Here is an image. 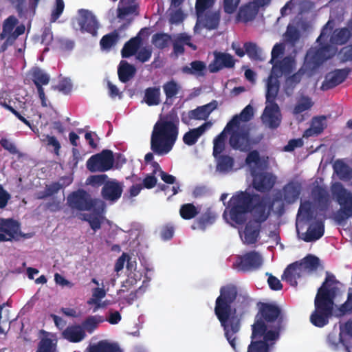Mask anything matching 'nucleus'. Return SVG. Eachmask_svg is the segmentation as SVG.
Masks as SVG:
<instances>
[{
	"label": "nucleus",
	"mask_w": 352,
	"mask_h": 352,
	"mask_svg": "<svg viewBox=\"0 0 352 352\" xmlns=\"http://www.w3.org/2000/svg\"><path fill=\"white\" fill-rule=\"evenodd\" d=\"M257 308L252 325L249 352H269L283 329L284 314L275 303L258 302Z\"/></svg>",
	"instance_id": "1"
},
{
	"label": "nucleus",
	"mask_w": 352,
	"mask_h": 352,
	"mask_svg": "<svg viewBox=\"0 0 352 352\" xmlns=\"http://www.w3.org/2000/svg\"><path fill=\"white\" fill-rule=\"evenodd\" d=\"M251 300L247 296H238L236 286L230 284L220 289V295L215 301L214 314L223 329L225 337L230 346L236 349V334L241 328V316L248 312Z\"/></svg>",
	"instance_id": "2"
},
{
	"label": "nucleus",
	"mask_w": 352,
	"mask_h": 352,
	"mask_svg": "<svg viewBox=\"0 0 352 352\" xmlns=\"http://www.w3.org/2000/svg\"><path fill=\"white\" fill-rule=\"evenodd\" d=\"M251 212L253 221L263 223L269 217L267 204L258 194L239 191L232 196L226 206L223 216L228 215L231 223L243 225L247 220V214Z\"/></svg>",
	"instance_id": "3"
},
{
	"label": "nucleus",
	"mask_w": 352,
	"mask_h": 352,
	"mask_svg": "<svg viewBox=\"0 0 352 352\" xmlns=\"http://www.w3.org/2000/svg\"><path fill=\"white\" fill-rule=\"evenodd\" d=\"M154 125L151 138V148L157 155H164L173 148L177 140L179 119L176 115H168Z\"/></svg>",
	"instance_id": "4"
},
{
	"label": "nucleus",
	"mask_w": 352,
	"mask_h": 352,
	"mask_svg": "<svg viewBox=\"0 0 352 352\" xmlns=\"http://www.w3.org/2000/svg\"><path fill=\"white\" fill-rule=\"evenodd\" d=\"M335 282V276L327 272L324 281L318 289L314 300L315 309L310 316L311 323L316 327L326 326L333 314L336 292L329 288V283Z\"/></svg>",
	"instance_id": "5"
},
{
	"label": "nucleus",
	"mask_w": 352,
	"mask_h": 352,
	"mask_svg": "<svg viewBox=\"0 0 352 352\" xmlns=\"http://www.w3.org/2000/svg\"><path fill=\"white\" fill-rule=\"evenodd\" d=\"M333 199L339 205V209L333 214V220L338 225H344L352 219V192L344 185L336 182L330 187Z\"/></svg>",
	"instance_id": "6"
},
{
	"label": "nucleus",
	"mask_w": 352,
	"mask_h": 352,
	"mask_svg": "<svg viewBox=\"0 0 352 352\" xmlns=\"http://www.w3.org/2000/svg\"><path fill=\"white\" fill-rule=\"evenodd\" d=\"M67 203L69 208L78 211H89L97 204H100L102 208L104 206L103 201L100 199H92L90 195L83 189L71 192L67 197Z\"/></svg>",
	"instance_id": "7"
},
{
	"label": "nucleus",
	"mask_w": 352,
	"mask_h": 352,
	"mask_svg": "<svg viewBox=\"0 0 352 352\" xmlns=\"http://www.w3.org/2000/svg\"><path fill=\"white\" fill-rule=\"evenodd\" d=\"M226 133L230 134L229 144L232 148L241 152L250 150L252 140L249 128L245 126H232Z\"/></svg>",
	"instance_id": "8"
},
{
	"label": "nucleus",
	"mask_w": 352,
	"mask_h": 352,
	"mask_svg": "<svg viewBox=\"0 0 352 352\" xmlns=\"http://www.w3.org/2000/svg\"><path fill=\"white\" fill-rule=\"evenodd\" d=\"M115 159L113 153L104 149L100 153L91 156L87 161V168L91 173L106 172L113 167Z\"/></svg>",
	"instance_id": "9"
},
{
	"label": "nucleus",
	"mask_w": 352,
	"mask_h": 352,
	"mask_svg": "<svg viewBox=\"0 0 352 352\" xmlns=\"http://www.w3.org/2000/svg\"><path fill=\"white\" fill-rule=\"evenodd\" d=\"M263 263V258L261 254L256 250H252L237 256L234 266L238 271L248 272L258 270Z\"/></svg>",
	"instance_id": "10"
},
{
	"label": "nucleus",
	"mask_w": 352,
	"mask_h": 352,
	"mask_svg": "<svg viewBox=\"0 0 352 352\" xmlns=\"http://www.w3.org/2000/svg\"><path fill=\"white\" fill-rule=\"evenodd\" d=\"M18 23V19L13 15L10 16L6 19L3 25V30L1 32V40L6 38V41L1 45V52L6 50L8 45H12L16 39L25 32L24 25L16 26L15 30L14 28Z\"/></svg>",
	"instance_id": "11"
},
{
	"label": "nucleus",
	"mask_w": 352,
	"mask_h": 352,
	"mask_svg": "<svg viewBox=\"0 0 352 352\" xmlns=\"http://www.w3.org/2000/svg\"><path fill=\"white\" fill-rule=\"evenodd\" d=\"M302 192V185L297 181H290L277 191L273 198L274 202L284 201L292 204L297 201Z\"/></svg>",
	"instance_id": "12"
},
{
	"label": "nucleus",
	"mask_w": 352,
	"mask_h": 352,
	"mask_svg": "<svg viewBox=\"0 0 352 352\" xmlns=\"http://www.w3.org/2000/svg\"><path fill=\"white\" fill-rule=\"evenodd\" d=\"M217 108V102L212 100V102L202 106H199L196 109L188 111V112H182L181 114L182 122L188 125L192 120H206L210 114Z\"/></svg>",
	"instance_id": "13"
},
{
	"label": "nucleus",
	"mask_w": 352,
	"mask_h": 352,
	"mask_svg": "<svg viewBox=\"0 0 352 352\" xmlns=\"http://www.w3.org/2000/svg\"><path fill=\"white\" fill-rule=\"evenodd\" d=\"M328 46L316 48L311 47L307 50L304 61V67L306 70L313 72L327 60L326 52Z\"/></svg>",
	"instance_id": "14"
},
{
	"label": "nucleus",
	"mask_w": 352,
	"mask_h": 352,
	"mask_svg": "<svg viewBox=\"0 0 352 352\" xmlns=\"http://www.w3.org/2000/svg\"><path fill=\"white\" fill-rule=\"evenodd\" d=\"M30 76H31V79L37 89L38 97L41 100L42 107H46L47 106V98L43 86L47 85L50 82V75L45 72L40 67H32L30 71Z\"/></svg>",
	"instance_id": "15"
},
{
	"label": "nucleus",
	"mask_w": 352,
	"mask_h": 352,
	"mask_svg": "<svg viewBox=\"0 0 352 352\" xmlns=\"http://www.w3.org/2000/svg\"><path fill=\"white\" fill-rule=\"evenodd\" d=\"M252 186L258 192L266 193L271 191L276 182V177L271 173L259 172L252 174Z\"/></svg>",
	"instance_id": "16"
},
{
	"label": "nucleus",
	"mask_w": 352,
	"mask_h": 352,
	"mask_svg": "<svg viewBox=\"0 0 352 352\" xmlns=\"http://www.w3.org/2000/svg\"><path fill=\"white\" fill-rule=\"evenodd\" d=\"M124 185L116 179H109L101 189V197L110 203L116 202L122 196Z\"/></svg>",
	"instance_id": "17"
},
{
	"label": "nucleus",
	"mask_w": 352,
	"mask_h": 352,
	"mask_svg": "<svg viewBox=\"0 0 352 352\" xmlns=\"http://www.w3.org/2000/svg\"><path fill=\"white\" fill-rule=\"evenodd\" d=\"M20 223L12 219H1V241H19L22 237Z\"/></svg>",
	"instance_id": "18"
},
{
	"label": "nucleus",
	"mask_w": 352,
	"mask_h": 352,
	"mask_svg": "<svg viewBox=\"0 0 352 352\" xmlns=\"http://www.w3.org/2000/svg\"><path fill=\"white\" fill-rule=\"evenodd\" d=\"M214 60L209 64L208 69L210 73H217L223 68H232L235 65L234 57L226 52L214 51Z\"/></svg>",
	"instance_id": "19"
},
{
	"label": "nucleus",
	"mask_w": 352,
	"mask_h": 352,
	"mask_svg": "<svg viewBox=\"0 0 352 352\" xmlns=\"http://www.w3.org/2000/svg\"><path fill=\"white\" fill-rule=\"evenodd\" d=\"M351 72V68L346 67L344 69H336L328 73L322 83L321 89L322 90H329L336 87L346 79Z\"/></svg>",
	"instance_id": "20"
},
{
	"label": "nucleus",
	"mask_w": 352,
	"mask_h": 352,
	"mask_svg": "<svg viewBox=\"0 0 352 352\" xmlns=\"http://www.w3.org/2000/svg\"><path fill=\"white\" fill-rule=\"evenodd\" d=\"M78 22L82 32H86L93 36L96 35L98 24L96 16L91 12L88 10H80Z\"/></svg>",
	"instance_id": "21"
},
{
	"label": "nucleus",
	"mask_w": 352,
	"mask_h": 352,
	"mask_svg": "<svg viewBox=\"0 0 352 352\" xmlns=\"http://www.w3.org/2000/svg\"><path fill=\"white\" fill-rule=\"evenodd\" d=\"M263 122L270 129L278 128L281 122V115L278 104H267L263 115Z\"/></svg>",
	"instance_id": "22"
},
{
	"label": "nucleus",
	"mask_w": 352,
	"mask_h": 352,
	"mask_svg": "<svg viewBox=\"0 0 352 352\" xmlns=\"http://www.w3.org/2000/svg\"><path fill=\"white\" fill-rule=\"evenodd\" d=\"M272 64L270 74L278 78L283 74H290L293 72L295 61L292 57L285 56L281 60H276Z\"/></svg>",
	"instance_id": "23"
},
{
	"label": "nucleus",
	"mask_w": 352,
	"mask_h": 352,
	"mask_svg": "<svg viewBox=\"0 0 352 352\" xmlns=\"http://www.w3.org/2000/svg\"><path fill=\"white\" fill-rule=\"evenodd\" d=\"M311 195L318 204L319 210L326 212L331 204L328 191L322 186L317 185L311 190Z\"/></svg>",
	"instance_id": "24"
},
{
	"label": "nucleus",
	"mask_w": 352,
	"mask_h": 352,
	"mask_svg": "<svg viewBox=\"0 0 352 352\" xmlns=\"http://www.w3.org/2000/svg\"><path fill=\"white\" fill-rule=\"evenodd\" d=\"M303 272L299 262H294L289 264L284 270L282 275V280L287 281L292 286L296 287L297 279L301 277Z\"/></svg>",
	"instance_id": "25"
},
{
	"label": "nucleus",
	"mask_w": 352,
	"mask_h": 352,
	"mask_svg": "<svg viewBox=\"0 0 352 352\" xmlns=\"http://www.w3.org/2000/svg\"><path fill=\"white\" fill-rule=\"evenodd\" d=\"M280 88V82L276 76L270 74L266 83V104H277L276 100Z\"/></svg>",
	"instance_id": "26"
},
{
	"label": "nucleus",
	"mask_w": 352,
	"mask_h": 352,
	"mask_svg": "<svg viewBox=\"0 0 352 352\" xmlns=\"http://www.w3.org/2000/svg\"><path fill=\"white\" fill-rule=\"evenodd\" d=\"M261 224L251 219L246 223L244 229V237L248 244H254L257 241L261 229Z\"/></svg>",
	"instance_id": "27"
},
{
	"label": "nucleus",
	"mask_w": 352,
	"mask_h": 352,
	"mask_svg": "<svg viewBox=\"0 0 352 352\" xmlns=\"http://www.w3.org/2000/svg\"><path fill=\"white\" fill-rule=\"evenodd\" d=\"M62 336L67 340L76 343L82 341L85 338L86 333L80 325L76 324L66 327Z\"/></svg>",
	"instance_id": "28"
},
{
	"label": "nucleus",
	"mask_w": 352,
	"mask_h": 352,
	"mask_svg": "<svg viewBox=\"0 0 352 352\" xmlns=\"http://www.w3.org/2000/svg\"><path fill=\"white\" fill-rule=\"evenodd\" d=\"M184 45L190 47L192 50H197V46L191 42V37L186 34H180L173 43V53L178 56L184 53Z\"/></svg>",
	"instance_id": "29"
},
{
	"label": "nucleus",
	"mask_w": 352,
	"mask_h": 352,
	"mask_svg": "<svg viewBox=\"0 0 352 352\" xmlns=\"http://www.w3.org/2000/svg\"><path fill=\"white\" fill-rule=\"evenodd\" d=\"M136 68L126 60H121L118 67V75L120 81L126 83L135 75Z\"/></svg>",
	"instance_id": "30"
},
{
	"label": "nucleus",
	"mask_w": 352,
	"mask_h": 352,
	"mask_svg": "<svg viewBox=\"0 0 352 352\" xmlns=\"http://www.w3.org/2000/svg\"><path fill=\"white\" fill-rule=\"evenodd\" d=\"M254 116V109L250 104L247 105L240 113L235 115L227 123L226 129H232V126H239L241 121L248 122Z\"/></svg>",
	"instance_id": "31"
},
{
	"label": "nucleus",
	"mask_w": 352,
	"mask_h": 352,
	"mask_svg": "<svg viewBox=\"0 0 352 352\" xmlns=\"http://www.w3.org/2000/svg\"><path fill=\"white\" fill-rule=\"evenodd\" d=\"M208 126V122H204L201 126L190 129L183 136V142L188 146H192L197 143L199 138L205 133Z\"/></svg>",
	"instance_id": "32"
},
{
	"label": "nucleus",
	"mask_w": 352,
	"mask_h": 352,
	"mask_svg": "<svg viewBox=\"0 0 352 352\" xmlns=\"http://www.w3.org/2000/svg\"><path fill=\"white\" fill-rule=\"evenodd\" d=\"M198 21L202 25L208 30H214L217 28L220 14L217 12H205L200 16H197Z\"/></svg>",
	"instance_id": "33"
},
{
	"label": "nucleus",
	"mask_w": 352,
	"mask_h": 352,
	"mask_svg": "<svg viewBox=\"0 0 352 352\" xmlns=\"http://www.w3.org/2000/svg\"><path fill=\"white\" fill-rule=\"evenodd\" d=\"M324 233V225L321 221H318L314 226H309L302 239L306 242L315 241L320 239Z\"/></svg>",
	"instance_id": "34"
},
{
	"label": "nucleus",
	"mask_w": 352,
	"mask_h": 352,
	"mask_svg": "<svg viewBox=\"0 0 352 352\" xmlns=\"http://www.w3.org/2000/svg\"><path fill=\"white\" fill-rule=\"evenodd\" d=\"M160 87H150L144 90L143 102L148 106H157L161 102Z\"/></svg>",
	"instance_id": "35"
},
{
	"label": "nucleus",
	"mask_w": 352,
	"mask_h": 352,
	"mask_svg": "<svg viewBox=\"0 0 352 352\" xmlns=\"http://www.w3.org/2000/svg\"><path fill=\"white\" fill-rule=\"evenodd\" d=\"M162 88L166 96V103L172 104L173 98L179 94L181 86L174 80H170L166 82Z\"/></svg>",
	"instance_id": "36"
},
{
	"label": "nucleus",
	"mask_w": 352,
	"mask_h": 352,
	"mask_svg": "<svg viewBox=\"0 0 352 352\" xmlns=\"http://www.w3.org/2000/svg\"><path fill=\"white\" fill-rule=\"evenodd\" d=\"M351 36V33L348 28H338L333 32L329 41L332 44L342 45L346 43Z\"/></svg>",
	"instance_id": "37"
},
{
	"label": "nucleus",
	"mask_w": 352,
	"mask_h": 352,
	"mask_svg": "<svg viewBox=\"0 0 352 352\" xmlns=\"http://www.w3.org/2000/svg\"><path fill=\"white\" fill-rule=\"evenodd\" d=\"M141 44V38L139 36H135L129 39L124 45L121 54L123 58H129L137 52Z\"/></svg>",
	"instance_id": "38"
},
{
	"label": "nucleus",
	"mask_w": 352,
	"mask_h": 352,
	"mask_svg": "<svg viewBox=\"0 0 352 352\" xmlns=\"http://www.w3.org/2000/svg\"><path fill=\"white\" fill-rule=\"evenodd\" d=\"M304 74L303 69H300L297 72L286 78L284 91L287 96H291L293 94L294 88L301 81Z\"/></svg>",
	"instance_id": "39"
},
{
	"label": "nucleus",
	"mask_w": 352,
	"mask_h": 352,
	"mask_svg": "<svg viewBox=\"0 0 352 352\" xmlns=\"http://www.w3.org/2000/svg\"><path fill=\"white\" fill-rule=\"evenodd\" d=\"M120 40V35L118 30L104 35L100 41V46L102 50H110Z\"/></svg>",
	"instance_id": "40"
},
{
	"label": "nucleus",
	"mask_w": 352,
	"mask_h": 352,
	"mask_svg": "<svg viewBox=\"0 0 352 352\" xmlns=\"http://www.w3.org/2000/svg\"><path fill=\"white\" fill-rule=\"evenodd\" d=\"M89 352H122L116 344L109 343L106 340L99 341L88 349Z\"/></svg>",
	"instance_id": "41"
},
{
	"label": "nucleus",
	"mask_w": 352,
	"mask_h": 352,
	"mask_svg": "<svg viewBox=\"0 0 352 352\" xmlns=\"http://www.w3.org/2000/svg\"><path fill=\"white\" fill-rule=\"evenodd\" d=\"M334 172L342 180H350L352 179V170L346 163L342 160H337L333 164Z\"/></svg>",
	"instance_id": "42"
},
{
	"label": "nucleus",
	"mask_w": 352,
	"mask_h": 352,
	"mask_svg": "<svg viewBox=\"0 0 352 352\" xmlns=\"http://www.w3.org/2000/svg\"><path fill=\"white\" fill-rule=\"evenodd\" d=\"M215 219V215L212 212L208 210L195 221L192 225V228L193 230L200 229L204 230L207 226L212 225L214 222Z\"/></svg>",
	"instance_id": "43"
},
{
	"label": "nucleus",
	"mask_w": 352,
	"mask_h": 352,
	"mask_svg": "<svg viewBox=\"0 0 352 352\" xmlns=\"http://www.w3.org/2000/svg\"><path fill=\"white\" fill-rule=\"evenodd\" d=\"M206 70V65L201 60H194L188 65L182 67V71L184 74L204 76V72Z\"/></svg>",
	"instance_id": "44"
},
{
	"label": "nucleus",
	"mask_w": 352,
	"mask_h": 352,
	"mask_svg": "<svg viewBox=\"0 0 352 352\" xmlns=\"http://www.w3.org/2000/svg\"><path fill=\"white\" fill-rule=\"evenodd\" d=\"M302 271L313 272L316 271L320 265V261L318 257L313 254H308L302 259L298 261Z\"/></svg>",
	"instance_id": "45"
},
{
	"label": "nucleus",
	"mask_w": 352,
	"mask_h": 352,
	"mask_svg": "<svg viewBox=\"0 0 352 352\" xmlns=\"http://www.w3.org/2000/svg\"><path fill=\"white\" fill-rule=\"evenodd\" d=\"M230 128L226 129V126L224 129L214 138L213 140V152L212 155L214 158H217L225 149V141L226 138V131H230Z\"/></svg>",
	"instance_id": "46"
},
{
	"label": "nucleus",
	"mask_w": 352,
	"mask_h": 352,
	"mask_svg": "<svg viewBox=\"0 0 352 352\" xmlns=\"http://www.w3.org/2000/svg\"><path fill=\"white\" fill-rule=\"evenodd\" d=\"M105 320L103 316L99 315L90 316L82 322V328L89 333L97 329L98 324Z\"/></svg>",
	"instance_id": "47"
},
{
	"label": "nucleus",
	"mask_w": 352,
	"mask_h": 352,
	"mask_svg": "<svg viewBox=\"0 0 352 352\" xmlns=\"http://www.w3.org/2000/svg\"><path fill=\"white\" fill-rule=\"evenodd\" d=\"M314 105L311 98L309 96H302L296 102L292 113L294 116L300 114L301 113L309 110Z\"/></svg>",
	"instance_id": "48"
},
{
	"label": "nucleus",
	"mask_w": 352,
	"mask_h": 352,
	"mask_svg": "<svg viewBox=\"0 0 352 352\" xmlns=\"http://www.w3.org/2000/svg\"><path fill=\"white\" fill-rule=\"evenodd\" d=\"M217 160V168L220 172L227 173L231 170L234 164V160L228 155H219Z\"/></svg>",
	"instance_id": "49"
},
{
	"label": "nucleus",
	"mask_w": 352,
	"mask_h": 352,
	"mask_svg": "<svg viewBox=\"0 0 352 352\" xmlns=\"http://www.w3.org/2000/svg\"><path fill=\"white\" fill-rule=\"evenodd\" d=\"M170 41V35L166 33H156L152 37L153 43L161 50L168 47Z\"/></svg>",
	"instance_id": "50"
},
{
	"label": "nucleus",
	"mask_w": 352,
	"mask_h": 352,
	"mask_svg": "<svg viewBox=\"0 0 352 352\" xmlns=\"http://www.w3.org/2000/svg\"><path fill=\"white\" fill-rule=\"evenodd\" d=\"M244 49L245 52L252 60H262L261 50L254 43L247 42L244 43Z\"/></svg>",
	"instance_id": "51"
},
{
	"label": "nucleus",
	"mask_w": 352,
	"mask_h": 352,
	"mask_svg": "<svg viewBox=\"0 0 352 352\" xmlns=\"http://www.w3.org/2000/svg\"><path fill=\"white\" fill-rule=\"evenodd\" d=\"M324 119V118H323ZM324 130L322 118H314L311 128L307 129L305 132L304 136L309 137L313 135L320 134Z\"/></svg>",
	"instance_id": "52"
},
{
	"label": "nucleus",
	"mask_w": 352,
	"mask_h": 352,
	"mask_svg": "<svg viewBox=\"0 0 352 352\" xmlns=\"http://www.w3.org/2000/svg\"><path fill=\"white\" fill-rule=\"evenodd\" d=\"M179 213L184 219L188 220L195 217L198 210L193 204H185L181 206Z\"/></svg>",
	"instance_id": "53"
},
{
	"label": "nucleus",
	"mask_w": 352,
	"mask_h": 352,
	"mask_svg": "<svg viewBox=\"0 0 352 352\" xmlns=\"http://www.w3.org/2000/svg\"><path fill=\"white\" fill-rule=\"evenodd\" d=\"M82 219L89 223L91 228L95 232L101 228L102 223V217L100 215H94L91 214H82Z\"/></svg>",
	"instance_id": "54"
},
{
	"label": "nucleus",
	"mask_w": 352,
	"mask_h": 352,
	"mask_svg": "<svg viewBox=\"0 0 352 352\" xmlns=\"http://www.w3.org/2000/svg\"><path fill=\"white\" fill-rule=\"evenodd\" d=\"M16 11L19 17L26 16L28 14L27 0H6Z\"/></svg>",
	"instance_id": "55"
},
{
	"label": "nucleus",
	"mask_w": 352,
	"mask_h": 352,
	"mask_svg": "<svg viewBox=\"0 0 352 352\" xmlns=\"http://www.w3.org/2000/svg\"><path fill=\"white\" fill-rule=\"evenodd\" d=\"M1 147L12 155H21L19 150L18 149L15 142L12 140L6 138H1Z\"/></svg>",
	"instance_id": "56"
},
{
	"label": "nucleus",
	"mask_w": 352,
	"mask_h": 352,
	"mask_svg": "<svg viewBox=\"0 0 352 352\" xmlns=\"http://www.w3.org/2000/svg\"><path fill=\"white\" fill-rule=\"evenodd\" d=\"M56 345L50 338H43L38 342L36 352H55Z\"/></svg>",
	"instance_id": "57"
},
{
	"label": "nucleus",
	"mask_w": 352,
	"mask_h": 352,
	"mask_svg": "<svg viewBox=\"0 0 352 352\" xmlns=\"http://www.w3.org/2000/svg\"><path fill=\"white\" fill-rule=\"evenodd\" d=\"M65 9V3L63 0H56L55 4L52 8L50 21L56 22L61 16Z\"/></svg>",
	"instance_id": "58"
},
{
	"label": "nucleus",
	"mask_w": 352,
	"mask_h": 352,
	"mask_svg": "<svg viewBox=\"0 0 352 352\" xmlns=\"http://www.w3.org/2000/svg\"><path fill=\"white\" fill-rule=\"evenodd\" d=\"M108 179V176L106 174L90 175L87 179V184L93 187L98 188L102 185L104 186V183L109 180Z\"/></svg>",
	"instance_id": "59"
},
{
	"label": "nucleus",
	"mask_w": 352,
	"mask_h": 352,
	"mask_svg": "<svg viewBox=\"0 0 352 352\" xmlns=\"http://www.w3.org/2000/svg\"><path fill=\"white\" fill-rule=\"evenodd\" d=\"M298 213L303 214L308 221L312 220L314 219V211L311 208V203L309 201L301 202Z\"/></svg>",
	"instance_id": "60"
},
{
	"label": "nucleus",
	"mask_w": 352,
	"mask_h": 352,
	"mask_svg": "<svg viewBox=\"0 0 352 352\" xmlns=\"http://www.w3.org/2000/svg\"><path fill=\"white\" fill-rule=\"evenodd\" d=\"M214 3V0H196L195 10L197 16H200L201 14L210 8Z\"/></svg>",
	"instance_id": "61"
},
{
	"label": "nucleus",
	"mask_w": 352,
	"mask_h": 352,
	"mask_svg": "<svg viewBox=\"0 0 352 352\" xmlns=\"http://www.w3.org/2000/svg\"><path fill=\"white\" fill-rule=\"evenodd\" d=\"M341 315L352 313V288L349 289L346 300L338 308Z\"/></svg>",
	"instance_id": "62"
},
{
	"label": "nucleus",
	"mask_w": 352,
	"mask_h": 352,
	"mask_svg": "<svg viewBox=\"0 0 352 352\" xmlns=\"http://www.w3.org/2000/svg\"><path fill=\"white\" fill-rule=\"evenodd\" d=\"M300 36L299 31L295 27L288 26L285 36L289 43L293 45H295L299 40Z\"/></svg>",
	"instance_id": "63"
},
{
	"label": "nucleus",
	"mask_w": 352,
	"mask_h": 352,
	"mask_svg": "<svg viewBox=\"0 0 352 352\" xmlns=\"http://www.w3.org/2000/svg\"><path fill=\"white\" fill-rule=\"evenodd\" d=\"M327 342L333 349H338V346L340 343L344 344L342 333H340L338 337L334 333L329 334L327 337Z\"/></svg>",
	"instance_id": "64"
}]
</instances>
